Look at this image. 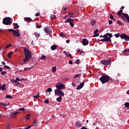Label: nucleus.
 Listing matches in <instances>:
<instances>
[{"label":"nucleus","mask_w":129,"mask_h":129,"mask_svg":"<svg viewBox=\"0 0 129 129\" xmlns=\"http://www.w3.org/2000/svg\"><path fill=\"white\" fill-rule=\"evenodd\" d=\"M112 37V34L111 33H107L103 36V39H101L100 42H111V39L110 38Z\"/></svg>","instance_id":"obj_1"},{"label":"nucleus","mask_w":129,"mask_h":129,"mask_svg":"<svg viewBox=\"0 0 129 129\" xmlns=\"http://www.w3.org/2000/svg\"><path fill=\"white\" fill-rule=\"evenodd\" d=\"M112 37V34L111 33H107L103 36V39H101L100 42H111V39L110 38Z\"/></svg>","instance_id":"obj_2"},{"label":"nucleus","mask_w":129,"mask_h":129,"mask_svg":"<svg viewBox=\"0 0 129 129\" xmlns=\"http://www.w3.org/2000/svg\"><path fill=\"white\" fill-rule=\"evenodd\" d=\"M100 80L102 84L107 83L109 81V76H102L100 78Z\"/></svg>","instance_id":"obj_3"},{"label":"nucleus","mask_w":129,"mask_h":129,"mask_svg":"<svg viewBox=\"0 0 129 129\" xmlns=\"http://www.w3.org/2000/svg\"><path fill=\"white\" fill-rule=\"evenodd\" d=\"M3 23L4 25L6 26H10L12 25V19L10 17H6L3 19Z\"/></svg>","instance_id":"obj_4"},{"label":"nucleus","mask_w":129,"mask_h":129,"mask_svg":"<svg viewBox=\"0 0 129 129\" xmlns=\"http://www.w3.org/2000/svg\"><path fill=\"white\" fill-rule=\"evenodd\" d=\"M24 51L25 52V57H28V58L32 57V52L30 51L28 48L26 47H24Z\"/></svg>","instance_id":"obj_5"},{"label":"nucleus","mask_w":129,"mask_h":129,"mask_svg":"<svg viewBox=\"0 0 129 129\" xmlns=\"http://www.w3.org/2000/svg\"><path fill=\"white\" fill-rule=\"evenodd\" d=\"M54 93L57 96L62 97L64 95V92L61 90H55Z\"/></svg>","instance_id":"obj_6"},{"label":"nucleus","mask_w":129,"mask_h":129,"mask_svg":"<svg viewBox=\"0 0 129 129\" xmlns=\"http://www.w3.org/2000/svg\"><path fill=\"white\" fill-rule=\"evenodd\" d=\"M56 90H61V89H64L65 88V85L63 84H61L59 83L58 84L56 85Z\"/></svg>","instance_id":"obj_7"},{"label":"nucleus","mask_w":129,"mask_h":129,"mask_svg":"<svg viewBox=\"0 0 129 129\" xmlns=\"http://www.w3.org/2000/svg\"><path fill=\"white\" fill-rule=\"evenodd\" d=\"M8 31H9L10 32H12L15 37H21V34L18 32L17 30H15L14 29H8Z\"/></svg>","instance_id":"obj_8"},{"label":"nucleus","mask_w":129,"mask_h":129,"mask_svg":"<svg viewBox=\"0 0 129 129\" xmlns=\"http://www.w3.org/2000/svg\"><path fill=\"white\" fill-rule=\"evenodd\" d=\"M101 64H103V65L108 66L111 64V60L110 59L108 60H101Z\"/></svg>","instance_id":"obj_9"},{"label":"nucleus","mask_w":129,"mask_h":129,"mask_svg":"<svg viewBox=\"0 0 129 129\" xmlns=\"http://www.w3.org/2000/svg\"><path fill=\"white\" fill-rule=\"evenodd\" d=\"M64 23H69L71 27H74V19L68 18L67 20L64 21Z\"/></svg>","instance_id":"obj_10"},{"label":"nucleus","mask_w":129,"mask_h":129,"mask_svg":"<svg viewBox=\"0 0 129 129\" xmlns=\"http://www.w3.org/2000/svg\"><path fill=\"white\" fill-rule=\"evenodd\" d=\"M52 30L53 28L47 27L44 28V32H45L47 35H50V34H52Z\"/></svg>","instance_id":"obj_11"},{"label":"nucleus","mask_w":129,"mask_h":129,"mask_svg":"<svg viewBox=\"0 0 129 129\" xmlns=\"http://www.w3.org/2000/svg\"><path fill=\"white\" fill-rule=\"evenodd\" d=\"M120 38H121V39H124L125 41H129V36L126 35L125 34H120Z\"/></svg>","instance_id":"obj_12"},{"label":"nucleus","mask_w":129,"mask_h":129,"mask_svg":"<svg viewBox=\"0 0 129 129\" xmlns=\"http://www.w3.org/2000/svg\"><path fill=\"white\" fill-rule=\"evenodd\" d=\"M11 82L15 86H19V85H21V84L18 82L17 80H11Z\"/></svg>","instance_id":"obj_13"},{"label":"nucleus","mask_w":129,"mask_h":129,"mask_svg":"<svg viewBox=\"0 0 129 129\" xmlns=\"http://www.w3.org/2000/svg\"><path fill=\"white\" fill-rule=\"evenodd\" d=\"M82 43L84 46H86L88 45L89 42L88 41V40L86 38H84L82 41Z\"/></svg>","instance_id":"obj_14"},{"label":"nucleus","mask_w":129,"mask_h":129,"mask_svg":"<svg viewBox=\"0 0 129 129\" xmlns=\"http://www.w3.org/2000/svg\"><path fill=\"white\" fill-rule=\"evenodd\" d=\"M85 83L84 82L81 83L80 85L77 86L76 88L77 90H80V89H81V88H82L83 86H84Z\"/></svg>","instance_id":"obj_15"},{"label":"nucleus","mask_w":129,"mask_h":129,"mask_svg":"<svg viewBox=\"0 0 129 129\" xmlns=\"http://www.w3.org/2000/svg\"><path fill=\"white\" fill-rule=\"evenodd\" d=\"M20 112H11L10 113V116L12 117V118H16V116H17V114L19 113Z\"/></svg>","instance_id":"obj_16"},{"label":"nucleus","mask_w":129,"mask_h":129,"mask_svg":"<svg viewBox=\"0 0 129 129\" xmlns=\"http://www.w3.org/2000/svg\"><path fill=\"white\" fill-rule=\"evenodd\" d=\"M76 126H77L78 128H80V127L82 126V122H81L80 121H77L76 122Z\"/></svg>","instance_id":"obj_17"},{"label":"nucleus","mask_w":129,"mask_h":129,"mask_svg":"<svg viewBox=\"0 0 129 129\" xmlns=\"http://www.w3.org/2000/svg\"><path fill=\"white\" fill-rule=\"evenodd\" d=\"M31 59L30 57H28L27 56H25V59L23 60V62H21V65H24V64H25V63H27V61L30 60Z\"/></svg>","instance_id":"obj_18"},{"label":"nucleus","mask_w":129,"mask_h":129,"mask_svg":"<svg viewBox=\"0 0 129 129\" xmlns=\"http://www.w3.org/2000/svg\"><path fill=\"white\" fill-rule=\"evenodd\" d=\"M6 87H7V85L4 84L2 86L1 85V84H0V90L5 91L6 90V89H7Z\"/></svg>","instance_id":"obj_19"},{"label":"nucleus","mask_w":129,"mask_h":129,"mask_svg":"<svg viewBox=\"0 0 129 129\" xmlns=\"http://www.w3.org/2000/svg\"><path fill=\"white\" fill-rule=\"evenodd\" d=\"M69 14V17L70 18H76V15H75V13L70 12Z\"/></svg>","instance_id":"obj_20"},{"label":"nucleus","mask_w":129,"mask_h":129,"mask_svg":"<svg viewBox=\"0 0 129 129\" xmlns=\"http://www.w3.org/2000/svg\"><path fill=\"white\" fill-rule=\"evenodd\" d=\"M51 71L52 73L55 74V73H56V71H57V68L55 66L52 67L51 69Z\"/></svg>","instance_id":"obj_21"},{"label":"nucleus","mask_w":129,"mask_h":129,"mask_svg":"<svg viewBox=\"0 0 129 129\" xmlns=\"http://www.w3.org/2000/svg\"><path fill=\"white\" fill-rule=\"evenodd\" d=\"M63 53L66 56H67V57H70V58H72V55H71V54L67 53V52H66V51H64Z\"/></svg>","instance_id":"obj_22"},{"label":"nucleus","mask_w":129,"mask_h":129,"mask_svg":"<svg viewBox=\"0 0 129 129\" xmlns=\"http://www.w3.org/2000/svg\"><path fill=\"white\" fill-rule=\"evenodd\" d=\"M24 20L26 21V22H32V19L29 17H25L24 18Z\"/></svg>","instance_id":"obj_23"},{"label":"nucleus","mask_w":129,"mask_h":129,"mask_svg":"<svg viewBox=\"0 0 129 129\" xmlns=\"http://www.w3.org/2000/svg\"><path fill=\"white\" fill-rule=\"evenodd\" d=\"M51 50H52V51H54V50H56V49H57V45H53L51 46Z\"/></svg>","instance_id":"obj_24"},{"label":"nucleus","mask_w":129,"mask_h":129,"mask_svg":"<svg viewBox=\"0 0 129 129\" xmlns=\"http://www.w3.org/2000/svg\"><path fill=\"white\" fill-rule=\"evenodd\" d=\"M20 28V26H19V25H18V23H14V29L15 30H17V29H19Z\"/></svg>","instance_id":"obj_25"},{"label":"nucleus","mask_w":129,"mask_h":129,"mask_svg":"<svg viewBox=\"0 0 129 129\" xmlns=\"http://www.w3.org/2000/svg\"><path fill=\"white\" fill-rule=\"evenodd\" d=\"M56 100L58 102H61V101H62V97L59 96V97L56 98Z\"/></svg>","instance_id":"obj_26"},{"label":"nucleus","mask_w":129,"mask_h":129,"mask_svg":"<svg viewBox=\"0 0 129 129\" xmlns=\"http://www.w3.org/2000/svg\"><path fill=\"white\" fill-rule=\"evenodd\" d=\"M91 24V25L93 27L95 26V24H96V21L94 20H93Z\"/></svg>","instance_id":"obj_27"},{"label":"nucleus","mask_w":129,"mask_h":129,"mask_svg":"<svg viewBox=\"0 0 129 129\" xmlns=\"http://www.w3.org/2000/svg\"><path fill=\"white\" fill-rule=\"evenodd\" d=\"M34 35H35V36L36 38H39V37H40V33H38L37 32H34Z\"/></svg>","instance_id":"obj_28"},{"label":"nucleus","mask_w":129,"mask_h":129,"mask_svg":"<svg viewBox=\"0 0 129 129\" xmlns=\"http://www.w3.org/2000/svg\"><path fill=\"white\" fill-rule=\"evenodd\" d=\"M125 107H126L127 109H129V103L128 102H125L124 103Z\"/></svg>","instance_id":"obj_29"},{"label":"nucleus","mask_w":129,"mask_h":129,"mask_svg":"<svg viewBox=\"0 0 129 129\" xmlns=\"http://www.w3.org/2000/svg\"><path fill=\"white\" fill-rule=\"evenodd\" d=\"M48 92H52V88H48L47 90L46 91V93H48Z\"/></svg>","instance_id":"obj_30"},{"label":"nucleus","mask_w":129,"mask_h":129,"mask_svg":"<svg viewBox=\"0 0 129 129\" xmlns=\"http://www.w3.org/2000/svg\"><path fill=\"white\" fill-rule=\"evenodd\" d=\"M46 58H47V56H46L45 55H42L41 58H40V59L41 60H45V59H46Z\"/></svg>","instance_id":"obj_31"},{"label":"nucleus","mask_w":129,"mask_h":129,"mask_svg":"<svg viewBox=\"0 0 129 129\" xmlns=\"http://www.w3.org/2000/svg\"><path fill=\"white\" fill-rule=\"evenodd\" d=\"M34 98H38L40 97V94L39 92L35 96H34Z\"/></svg>","instance_id":"obj_32"},{"label":"nucleus","mask_w":129,"mask_h":129,"mask_svg":"<svg viewBox=\"0 0 129 129\" xmlns=\"http://www.w3.org/2000/svg\"><path fill=\"white\" fill-rule=\"evenodd\" d=\"M80 76H81V74H76V75L74 76V78H78V77H80Z\"/></svg>","instance_id":"obj_33"},{"label":"nucleus","mask_w":129,"mask_h":129,"mask_svg":"<svg viewBox=\"0 0 129 129\" xmlns=\"http://www.w3.org/2000/svg\"><path fill=\"white\" fill-rule=\"evenodd\" d=\"M59 36L62 38H64V37H65V34H64L63 32H61L59 33Z\"/></svg>","instance_id":"obj_34"},{"label":"nucleus","mask_w":129,"mask_h":129,"mask_svg":"<svg viewBox=\"0 0 129 129\" xmlns=\"http://www.w3.org/2000/svg\"><path fill=\"white\" fill-rule=\"evenodd\" d=\"M12 54H13L12 51L10 52L8 54V58H12V56H11V55H12Z\"/></svg>","instance_id":"obj_35"},{"label":"nucleus","mask_w":129,"mask_h":129,"mask_svg":"<svg viewBox=\"0 0 129 129\" xmlns=\"http://www.w3.org/2000/svg\"><path fill=\"white\" fill-rule=\"evenodd\" d=\"M25 117L27 118V119H29L31 117V114H27Z\"/></svg>","instance_id":"obj_36"},{"label":"nucleus","mask_w":129,"mask_h":129,"mask_svg":"<svg viewBox=\"0 0 129 129\" xmlns=\"http://www.w3.org/2000/svg\"><path fill=\"white\" fill-rule=\"evenodd\" d=\"M116 23L118 25H121V26H122V23H121V21H120V20H117Z\"/></svg>","instance_id":"obj_37"},{"label":"nucleus","mask_w":129,"mask_h":129,"mask_svg":"<svg viewBox=\"0 0 129 129\" xmlns=\"http://www.w3.org/2000/svg\"><path fill=\"white\" fill-rule=\"evenodd\" d=\"M6 98H13V97L11 95H7L6 96Z\"/></svg>","instance_id":"obj_38"},{"label":"nucleus","mask_w":129,"mask_h":129,"mask_svg":"<svg viewBox=\"0 0 129 129\" xmlns=\"http://www.w3.org/2000/svg\"><path fill=\"white\" fill-rule=\"evenodd\" d=\"M19 111H25L26 109L24 108H20L19 109Z\"/></svg>","instance_id":"obj_39"},{"label":"nucleus","mask_w":129,"mask_h":129,"mask_svg":"<svg viewBox=\"0 0 129 129\" xmlns=\"http://www.w3.org/2000/svg\"><path fill=\"white\" fill-rule=\"evenodd\" d=\"M123 53H126L128 52L129 53V49H125L123 51Z\"/></svg>","instance_id":"obj_40"},{"label":"nucleus","mask_w":129,"mask_h":129,"mask_svg":"<svg viewBox=\"0 0 129 129\" xmlns=\"http://www.w3.org/2000/svg\"><path fill=\"white\" fill-rule=\"evenodd\" d=\"M6 74H7V72L6 71H3L1 72V75H6Z\"/></svg>","instance_id":"obj_41"},{"label":"nucleus","mask_w":129,"mask_h":129,"mask_svg":"<svg viewBox=\"0 0 129 129\" xmlns=\"http://www.w3.org/2000/svg\"><path fill=\"white\" fill-rule=\"evenodd\" d=\"M51 19H53V20L56 19V15H51Z\"/></svg>","instance_id":"obj_42"},{"label":"nucleus","mask_w":129,"mask_h":129,"mask_svg":"<svg viewBox=\"0 0 129 129\" xmlns=\"http://www.w3.org/2000/svg\"><path fill=\"white\" fill-rule=\"evenodd\" d=\"M76 64H79L80 63V60L79 59H77L76 61Z\"/></svg>","instance_id":"obj_43"},{"label":"nucleus","mask_w":129,"mask_h":129,"mask_svg":"<svg viewBox=\"0 0 129 129\" xmlns=\"http://www.w3.org/2000/svg\"><path fill=\"white\" fill-rule=\"evenodd\" d=\"M115 37H116V38H119V36H120V34L119 33H117L116 34H115L114 35Z\"/></svg>","instance_id":"obj_44"},{"label":"nucleus","mask_w":129,"mask_h":129,"mask_svg":"<svg viewBox=\"0 0 129 129\" xmlns=\"http://www.w3.org/2000/svg\"><path fill=\"white\" fill-rule=\"evenodd\" d=\"M98 36H99V34L98 33H97V34H95L93 35V37L94 38H95V37H98Z\"/></svg>","instance_id":"obj_45"},{"label":"nucleus","mask_w":129,"mask_h":129,"mask_svg":"<svg viewBox=\"0 0 129 129\" xmlns=\"http://www.w3.org/2000/svg\"><path fill=\"white\" fill-rule=\"evenodd\" d=\"M5 68H6V69H8L9 70H10L11 69V68H9V66H4Z\"/></svg>","instance_id":"obj_46"},{"label":"nucleus","mask_w":129,"mask_h":129,"mask_svg":"<svg viewBox=\"0 0 129 129\" xmlns=\"http://www.w3.org/2000/svg\"><path fill=\"white\" fill-rule=\"evenodd\" d=\"M7 129H11V124H8L7 127Z\"/></svg>","instance_id":"obj_47"},{"label":"nucleus","mask_w":129,"mask_h":129,"mask_svg":"<svg viewBox=\"0 0 129 129\" xmlns=\"http://www.w3.org/2000/svg\"><path fill=\"white\" fill-rule=\"evenodd\" d=\"M11 46H12V44H10L7 45V46L5 47V48H6V49H8V48H9V47H11Z\"/></svg>","instance_id":"obj_48"},{"label":"nucleus","mask_w":129,"mask_h":129,"mask_svg":"<svg viewBox=\"0 0 129 129\" xmlns=\"http://www.w3.org/2000/svg\"><path fill=\"white\" fill-rule=\"evenodd\" d=\"M78 51L79 52V53H83V50L82 49H78Z\"/></svg>","instance_id":"obj_49"},{"label":"nucleus","mask_w":129,"mask_h":129,"mask_svg":"<svg viewBox=\"0 0 129 129\" xmlns=\"http://www.w3.org/2000/svg\"><path fill=\"white\" fill-rule=\"evenodd\" d=\"M110 20H113L114 19L113 16H112L111 14H110Z\"/></svg>","instance_id":"obj_50"},{"label":"nucleus","mask_w":129,"mask_h":129,"mask_svg":"<svg viewBox=\"0 0 129 129\" xmlns=\"http://www.w3.org/2000/svg\"><path fill=\"white\" fill-rule=\"evenodd\" d=\"M31 68H33V67H31V68H26L24 69V71H26L27 70H28V69H31Z\"/></svg>","instance_id":"obj_51"},{"label":"nucleus","mask_w":129,"mask_h":129,"mask_svg":"<svg viewBox=\"0 0 129 129\" xmlns=\"http://www.w3.org/2000/svg\"><path fill=\"white\" fill-rule=\"evenodd\" d=\"M109 25H111L112 24V20H108Z\"/></svg>","instance_id":"obj_52"},{"label":"nucleus","mask_w":129,"mask_h":129,"mask_svg":"<svg viewBox=\"0 0 129 129\" xmlns=\"http://www.w3.org/2000/svg\"><path fill=\"white\" fill-rule=\"evenodd\" d=\"M31 127H32V126H31V125H28V126H27L26 127H25V129H29V128H31Z\"/></svg>","instance_id":"obj_53"},{"label":"nucleus","mask_w":129,"mask_h":129,"mask_svg":"<svg viewBox=\"0 0 129 129\" xmlns=\"http://www.w3.org/2000/svg\"><path fill=\"white\" fill-rule=\"evenodd\" d=\"M45 103H46L47 104L49 103V100H44Z\"/></svg>","instance_id":"obj_54"},{"label":"nucleus","mask_w":129,"mask_h":129,"mask_svg":"<svg viewBox=\"0 0 129 129\" xmlns=\"http://www.w3.org/2000/svg\"><path fill=\"white\" fill-rule=\"evenodd\" d=\"M69 64H73V61H72V60H69Z\"/></svg>","instance_id":"obj_55"},{"label":"nucleus","mask_w":129,"mask_h":129,"mask_svg":"<svg viewBox=\"0 0 129 129\" xmlns=\"http://www.w3.org/2000/svg\"><path fill=\"white\" fill-rule=\"evenodd\" d=\"M39 16H40V13H37L35 14V17H39Z\"/></svg>","instance_id":"obj_56"},{"label":"nucleus","mask_w":129,"mask_h":129,"mask_svg":"<svg viewBox=\"0 0 129 129\" xmlns=\"http://www.w3.org/2000/svg\"><path fill=\"white\" fill-rule=\"evenodd\" d=\"M15 80H16V81H17V82L21 81V79H20V78H17Z\"/></svg>","instance_id":"obj_57"},{"label":"nucleus","mask_w":129,"mask_h":129,"mask_svg":"<svg viewBox=\"0 0 129 129\" xmlns=\"http://www.w3.org/2000/svg\"><path fill=\"white\" fill-rule=\"evenodd\" d=\"M97 33H98V29H96V30L94 32V34H96Z\"/></svg>","instance_id":"obj_58"},{"label":"nucleus","mask_w":129,"mask_h":129,"mask_svg":"<svg viewBox=\"0 0 129 129\" xmlns=\"http://www.w3.org/2000/svg\"><path fill=\"white\" fill-rule=\"evenodd\" d=\"M68 16H69V14L66 15L64 16V19H67V18L68 17Z\"/></svg>","instance_id":"obj_59"},{"label":"nucleus","mask_w":129,"mask_h":129,"mask_svg":"<svg viewBox=\"0 0 129 129\" xmlns=\"http://www.w3.org/2000/svg\"><path fill=\"white\" fill-rule=\"evenodd\" d=\"M36 28H37L38 29H40V28H41V27L40 25H36Z\"/></svg>","instance_id":"obj_60"},{"label":"nucleus","mask_w":129,"mask_h":129,"mask_svg":"<svg viewBox=\"0 0 129 129\" xmlns=\"http://www.w3.org/2000/svg\"><path fill=\"white\" fill-rule=\"evenodd\" d=\"M66 43H67V44H69V43H70V40H66Z\"/></svg>","instance_id":"obj_61"},{"label":"nucleus","mask_w":129,"mask_h":129,"mask_svg":"<svg viewBox=\"0 0 129 129\" xmlns=\"http://www.w3.org/2000/svg\"><path fill=\"white\" fill-rule=\"evenodd\" d=\"M72 86H73V87H75V86H76V85L75 83H72Z\"/></svg>","instance_id":"obj_62"},{"label":"nucleus","mask_w":129,"mask_h":129,"mask_svg":"<svg viewBox=\"0 0 129 129\" xmlns=\"http://www.w3.org/2000/svg\"><path fill=\"white\" fill-rule=\"evenodd\" d=\"M2 64L3 65L6 66V62H5V61H2Z\"/></svg>","instance_id":"obj_63"},{"label":"nucleus","mask_w":129,"mask_h":129,"mask_svg":"<svg viewBox=\"0 0 129 129\" xmlns=\"http://www.w3.org/2000/svg\"><path fill=\"white\" fill-rule=\"evenodd\" d=\"M2 105L4 106H6L7 105V104H4V103H1Z\"/></svg>","instance_id":"obj_64"}]
</instances>
